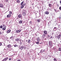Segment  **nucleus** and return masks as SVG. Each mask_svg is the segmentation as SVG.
<instances>
[{
  "label": "nucleus",
  "instance_id": "nucleus-1",
  "mask_svg": "<svg viewBox=\"0 0 61 61\" xmlns=\"http://www.w3.org/2000/svg\"><path fill=\"white\" fill-rule=\"evenodd\" d=\"M23 13L22 15L23 16H25L26 15V13H25V10H24L23 11Z\"/></svg>",
  "mask_w": 61,
  "mask_h": 61
},
{
  "label": "nucleus",
  "instance_id": "nucleus-2",
  "mask_svg": "<svg viewBox=\"0 0 61 61\" xmlns=\"http://www.w3.org/2000/svg\"><path fill=\"white\" fill-rule=\"evenodd\" d=\"M7 46L8 48H11L12 47V46H11V45L10 44L7 45Z\"/></svg>",
  "mask_w": 61,
  "mask_h": 61
},
{
  "label": "nucleus",
  "instance_id": "nucleus-3",
  "mask_svg": "<svg viewBox=\"0 0 61 61\" xmlns=\"http://www.w3.org/2000/svg\"><path fill=\"white\" fill-rule=\"evenodd\" d=\"M45 51V49L44 50H43V49H42L40 51V52L41 53H42L43 52H44Z\"/></svg>",
  "mask_w": 61,
  "mask_h": 61
},
{
  "label": "nucleus",
  "instance_id": "nucleus-4",
  "mask_svg": "<svg viewBox=\"0 0 61 61\" xmlns=\"http://www.w3.org/2000/svg\"><path fill=\"white\" fill-rule=\"evenodd\" d=\"M48 5L49 7H52V4H48Z\"/></svg>",
  "mask_w": 61,
  "mask_h": 61
},
{
  "label": "nucleus",
  "instance_id": "nucleus-5",
  "mask_svg": "<svg viewBox=\"0 0 61 61\" xmlns=\"http://www.w3.org/2000/svg\"><path fill=\"white\" fill-rule=\"evenodd\" d=\"M61 35L59 34L57 37L58 39H60V37H61Z\"/></svg>",
  "mask_w": 61,
  "mask_h": 61
},
{
  "label": "nucleus",
  "instance_id": "nucleus-6",
  "mask_svg": "<svg viewBox=\"0 0 61 61\" xmlns=\"http://www.w3.org/2000/svg\"><path fill=\"white\" fill-rule=\"evenodd\" d=\"M15 40H16V41L17 42H18V43H19V41H20V40H19V39L18 38H17Z\"/></svg>",
  "mask_w": 61,
  "mask_h": 61
},
{
  "label": "nucleus",
  "instance_id": "nucleus-7",
  "mask_svg": "<svg viewBox=\"0 0 61 61\" xmlns=\"http://www.w3.org/2000/svg\"><path fill=\"white\" fill-rule=\"evenodd\" d=\"M8 59V57H7L6 58L4 59V60H3L4 61H6V60H7V59Z\"/></svg>",
  "mask_w": 61,
  "mask_h": 61
},
{
  "label": "nucleus",
  "instance_id": "nucleus-8",
  "mask_svg": "<svg viewBox=\"0 0 61 61\" xmlns=\"http://www.w3.org/2000/svg\"><path fill=\"white\" fill-rule=\"evenodd\" d=\"M25 6V4H23V5H21V7L20 8L21 9H22L24 7V6Z\"/></svg>",
  "mask_w": 61,
  "mask_h": 61
},
{
  "label": "nucleus",
  "instance_id": "nucleus-9",
  "mask_svg": "<svg viewBox=\"0 0 61 61\" xmlns=\"http://www.w3.org/2000/svg\"><path fill=\"white\" fill-rule=\"evenodd\" d=\"M0 7L3 8V5L2 4H0Z\"/></svg>",
  "mask_w": 61,
  "mask_h": 61
},
{
  "label": "nucleus",
  "instance_id": "nucleus-10",
  "mask_svg": "<svg viewBox=\"0 0 61 61\" xmlns=\"http://www.w3.org/2000/svg\"><path fill=\"white\" fill-rule=\"evenodd\" d=\"M44 34H46V35H47V31L46 30L44 31Z\"/></svg>",
  "mask_w": 61,
  "mask_h": 61
},
{
  "label": "nucleus",
  "instance_id": "nucleus-11",
  "mask_svg": "<svg viewBox=\"0 0 61 61\" xmlns=\"http://www.w3.org/2000/svg\"><path fill=\"white\" fill-rule=\"evenodd\" d=\"M17 2L18 4H20V0H17Z\"/></svg>",
  "mask_w": 61,
  "mask_h": 61
},
{
  "label": "nucleus",
  "instance_id": "nucleus-12",
  "mask_svg": "<svg viewBox=\"0 0 61 61\" xmlns=\"http://www.w3.org/2000/svg\"><path fill=\"white\" fill-rule=\"evenodd\" d=\"M45 14L46 15H48L49 14V12L47 11H46L45 12Z\"/></svg>",
  "mask_w": 61,
  "mask_h": 61
},
{
  "label": "nucleus",
  "instance_id": "nucleus-13",
  "mask_svg": "<svg viewBox=\"0 0 61 61\" xmlns=\"http://www.w3.org/2000/svg\"><path fill=\"white\" fill-rule=\"evenodd\" d=\"M21 30H18L17 31H16V33H19V32H20L21 31Z\"/></svg>",
  "mask_w": 61,
  "mask_h": 61
},
{
  "label": "nucleus",
  "instance_id": "nucleus-14",
  "mask_svg": "<svg viewBox=\"0 0 61 61\" xmlns=\"http://www.w3.org/2000/svg\"><path fill=\"white\" fill-rule=\"evenodd\" d=\"M45 37V34H43V35L42 36V38H44Z\"/></svg>",
  "mask_w": 61,
  "mask_h": 61
},
{
  "label": "nucleus",
  "instance_id": "nucleus-15",
  "mask_svg": "<svg viewBox=\"0 0 61 61\" xmlns=\"http://www.w3.org/2000/svg\"><path fill=\"white\" fill-rule=\"evenodd\" d=\"M49 46L50 47H52L53 46V45H52V43L51 44H49Z\"/></svg>",
  "mask_w": 61,
  "mask_h": 61
},
{
  "label": "nucleus",
  "instance_id": "nucleus-16",
  "mask_svg": "<svg viewBox=\"0 0 61 61\" xmlns=\"http://www.w3.org/2000/svg\"><path fill=\"white\" fill-rule=\"evenodd\" d=\"M11 15H10L9 14L7 16V18L10 17H11Z\"/></svg>",
  "mask_w": 61,
  "mask_h": 61
},
{
  "label": "nucleus",
  "instance_id": "nucleus-17",
  "mask_svg": "<svg viewBox=\"0 0 61 61\" xmlns=\"http://www.w3.org/2000/svg\"><path fill=\"white\" fill-rule=\"evenodd\" d=\"M18 16L19 18H21V17H22V15H19Z\"/></svg>",
  "mask_w": 61,
  "mask_h": 61
},
{
  "label": "nucleus",
  "instance_id": "nucleus-18",
  "mask_svg": "<svg viewBox=\"0 0 61 61\" xmlns=\"http://www.w3.org/2000/svg\"><path fill=\"white\" fill-rule=\"evenodd\" d=\"M37 40H38V41L39 42V41H40V39L39 37H38L37 39Z\"/></svg>",
  "mask_w": 61,
  "mask_h": 61
},
{
  "label": "nucleus",
  "instance_id": "nucleus-19",
  "mask_svg": "<svg viewBox=\"0 0 61 61\" xmlns=\"http://www.w3.org/2000/svg\"><path fill=\"white\" fill-rule=\"evenodd\" d=\"M10 32H11V30H9L7 31V33H9Z\"/></svg>",
  "mask_w": 61,
  "mask_h": 61
},
{
  "label": "nucleus",
  "instance_id": "nucleus-20",
  "mask_svg": "<svg viewBox=\"0 0 61 61\" xmlns=\"http://www.w3.org/2000/svg\"><path fill=\"white\" fill-rule=\"evenodd\" d=\"M53 30L54 31H56V27H55L53 29Z\"/></svg>",
  "mask_w": 61,
  "mask_h": 61
},
{
  "label": "nucleus",
  "instance_id": "nucleus-21",
  "mask_svg": "<svg viewBox=\"0 0 61 61\" xmlns=\"http://www.w3.org/2000/svg\"><path fill=\"white\" fill-rule=\"evenodd\" d=\"M20 50H22L23 49V47L20 46Z\"/></svg>",
  "mask_w": 61,
  "mask_h": 61
},
{
  "label": "nucleus",
  "instance_id": "nucleus-22",
  "mask_svg": "<svg viewBox=\"0 0 61 61\" xmlns=\"http://www.w3.org/2000/svg\"><path fill=\"white\" fill-rule=\"evenodd\" d=\"M2 29L3 30H5L6 29V28L5 27H4Z\"/></svg>",
  "mask_w": 61,
  "mask_h": 61
},
{
  "label": "nucleus",
  "instance_id": "nucleus-23",
  "mask_svg": "<svg viewBox=\"0 0 61 61\" xmlns=\"http://www.w3.org/2000/svg\"><path fill=\"white\" fill-rule=\"evenodd\" d=\"M24 3V1H23L21 3H20V5H23V4Z\"/></svg>",
  "mask_w": 61,
  "mask_h": 61
},
{
  "label": "nucleus",
  "instance_id": "nucleus-24",
  "mask_svg": "<svg viewBox=\"0 0 61 61\" xmlns=\"http://www.w3.org/2000/svg\"><path fill=\"white\" fill-rule=\"evenodd\" d=\"M22 23V21L20 20L19 21V23L20 24H21Z\"/></svg>",
  "mask_w": 61,
  "mask_h": 61
},
{
  "label": "nucleus",
  "instance_id": "nucleus-25",
  "mask_svg": "<svg viewBox=\"0 0 61 61\" xmlns=\"http://www.w3.org/2000/svg\"><path fill=\"white\" fill-rule=\"evenodd\" d=\"M23 48H24L25 49L26 48V47L25 46H23Z\"/></svg>",
  "mask_w": 61,
  "mask_h": 61
},
{
  "label": "nucleus",
  "instance_id": "nucleus-26",
  "mask_svg": "<svg viewBox=\"0 0 61 61\" xmlns=\"http://www.w3.org/2000/svg\"><path fill=\"white\" fill-rule=\"evenodd\" d=\"M2 46H5V45L4 43H2Z\"/></svg>",
  "mask_w": 61,
  "mask_h": 61
},
{
  "label": "nucleus",
  "instance_id": "nucleus-27",
  "mask_svg": "<svg viewBox=\"0 0 61 61\" xmlns=\"http://www.w3.org/2000/svg\"><path fill=\"white\" fill-rule=\"evenodd\" d=\"M9 13L10 15H11L12 14V11H10Z\"/></svg>",
  "mask_w": 61,
  "mask_h": 61
},
{
  "label": "nucleus",
  "instance_id": "nucleus-28",
  "mask_svg": "<svg viewBox=\"0 0 61 61\" xmlns=\"http://www.w3.org/2000/svg\"><path fill=\"white\" fill-rule=\"evenodd\" d=\"M14 38V37L13 36H12L11 37H10V39H13Z\"/></svg>",
  "mask_w": 61,
  "mask_h": 61
},
{
  "label": "nucleus",
  "instance_id": "nucleus-29",
  "mask_svg": "<svg viewBox=\"0 0 61 61\" xmlns=\"http://www.w3.org/2000/svg\"><path fill=\"white\" fill-rule=\"evenodd\" d=\"M59 51H61V48L60 47L59 48Z\"/></svg>",
  "mask_w": 61,
  "mask_h": 61
},
{
  "label": "nucleus",
  "instance_id": "nucleus-30",
  "mask_svg": "<svg viewBox=\"0 0 61 61\" xmlns=\"http://www.w3.org/2000/svg\"><path fill=\"white\" fill-rule=\"evenodd\" d=\"M30 40H28V43H29L30 42Z\"/></svg>",
  "mask_w": 61,
  "mask_h": 61
},
{
  "label": "nucleus",
  "instance_id": "nucleus-31",
  "mask_svg": "<svg viewBox=\"0 0 61 61\" xmlns=\"http://www.w3.org/2000/svg\"><path fill=\"white\" fill-rule=\"evenodd\" d=\"M37 22H40V20H37Z\"/></svg>",
  "mask_w": 61,
  "mask_h": 61
},
{
  "label": "nucleus",
  "instance_id": "nucleus-32",
  "mask_svg": "<svg viewBox=\"0 0 61 61\" xmlns=\"http://www.w3.org/2000/svg\"><path fill=\"white\" fill-rule=\"evenodd\" d=\"M3 26H2L1 25L0 27V28H3Z\"/></svg>",
  "mask_w": 61,
  "mask_h": 61
},
{
  "label": "nucleus",
  "instance_id": "nucleus-33",
  "mask_svg": "<svg viewBox=\"0 0 61 61\" xmlns=\"http://www.w3.org/2000/svg\"><path fill=\"white\" fill-rule=\"evenodd\" d=\"M52 44L51 42V41H49V44Z\"/></svg>",
  "mask_w": 61,
  "mask_h": 61
},
{
  "label": "nucleus",
  "instance_id": "nucleus-34",
  "mask_svg": "<svg viewBox=\"0 0 61 61\" xmlns=\"http://www.w3.org/2000/svg\"><path fill=\"white\" fill-rule=\"evenodd\" d=\"M54 60L55 61H57V60H56V59L55 58L54 59Z\"/></svg>",
  "mask_w": 61,
  "mask_h": 61
},
{
  "label": "nucleus",
  "instance_id": "nucleus-35",
  "mask_svg": "<svg viewBox=\"0 0 61 61\" xmlns=\"http://www.w3.org/2000/svg\"><path fill=\"white\" fill-rule=\"evenodd\" d=\"M8 1V0H5L4 2H7Z\"/></svg>",
  "mask_w": 61,
  "mask_h": 61
},
{
  "label": "nucleus",
  "instance_id": "nucleus-36",
  "mask_svg": "<svg viewBox=\"0 0 61 61\" xmlns=\"http://www.w3.org/2000/svg\"><path fill=\"white\" fill-rule=\"evenodd\" d=\"M14 47H17V45H15L14 46Z\"/></svg>",
  "mask_w": 61,
  "mask_h": 61
},
{
  "label": "nucleus",
  "instance_id": "nucleus-37",
  "mask_svg": "<svg viewBox=\"0 0 61 61\" xmlns=\"http://www.w3.org/2000/svg\"><path fill=\"white\" fill-rule=\"evenodd\" d=\"M17 61H21V59H18L17 60Z\"/></svg>",
  "mask_w": 61,
  "mask_h": 61
},
{
  "label": "nucleus",
  "instance_id": "nucleus-38",
  "mask_svg": "<svg viewBox=\"0 0 61 61\" xmlns=\"http://www.w3.org/2000/svg\"><path fill=\"white\" fill-rule=\"evenodd\" d=\"M48 56H49L50 57H51V55H49Z\"/></svg>",
  "mask_w": 61,
  "mask_h": 61
},
{
  "label": "nucleus",
  "instance_id": "nucleus-39",
  "mask_svg": "<svg viewBox=\"0 0 61 61\" xmlns=\"http://www.w3.org/2000/svg\"><path fill=\"white\" fill-rule=\"evenodd\" d=\"M36 44H39V42H36Z\"/></svg>",
  "mask_w": 61,
  "mask_h": 61
},
{
  "label": "nucleus",
  "instance_id": "nucleus-40",
  "mask_svg": "<svg viewBox=\"0 0 61 61\" xmlns=\"http://www.w3.org/2000/svg\"><path fill=\"white\" fill-rule=\"evenodd\" d=\"M11 48H10L9 49V51H11Z\"/></svg>",
  "mask_w": 61,
  "mask_h": 61
},
{
  "label": "nucleus",
  "instance_id": "nucleus-41",
  "mask_svg": "<svg viewBox=\"0 0 61 61\" xmlns=\"http://www.w3.org/2000/svg\"><path fill=\"white\" fill-rule=\"evenodd\" d=\"M2 43H0V46L2 45Z\"/></svg>",
  "mask_w": 61,
  "mask_h": 61
},
{
  "label": "nucleus",
  "instance_id": "nucleus-42",
  "mask_svg": "<svg viewBox=\"0 0 61 61\" xmlns=\"http://www.w3.org/2000/svg\"><path fill=\"white\" fill-rule=\"evenodd\" d=\"M9 60H11V58H9Z\"/></svg>",
  "mask_w": 61,
  "mask_h": 61
},
{
  "label": "nucleus",
  "instance_id": "nucleus-43",
  "mask_svg": "<svg viewBox=\"0 0 61 61\" xmlns=\"http://www.w3.org/2000/svg\"><path fill=\"white\" fill-rule=\"evenodd\" d=\"M0 35H2V33H1V32H0Z\"/></svg>",
  "mask_w": 61,
  "mask_h": 61
},
{
  "label": "nucleus",
  "instance_id": "nucleus-44",
  "mask_svg": "<svg viewBox=\"0 0 61 61\" xmlns=\"http://www.w3.org/2000/svg\"><path fill=\"white\" fill-rule=\"evenodd\" d=\"M22 42H20V45H22Z\"/></svg>",
  "mask_w": 61,
  "mask_h": 61
},
{
  "label": "nucleus",
  "instance_id": "nucleus-45",
  "mask_svg": "<svg viewBox=\"0 0 61 61\" xmlns=\"http://www.w3.org/2000/svg\"><path fill=\"white\" fill-rule=\"evenodd\" d=\"M30 24H31L32 23V21L30 22Z\"/></svg>",
  "mask_w": 61,
  "mask_h": 61
},
{
  "label": "nucleus",
  "instance_id": "nucleus-46",
  "mask_svg": "<svg viewBox=\"0 0 61 61\" xmlns=\"http://www.w3.org/2000/svg\"><path fill=\"white\" fill-rule=\"evenodd\" d=\"M60 3L61 4V1H60Z\"/></svg>",
  "mask_w": 61,
  "mask_h": 61
},
{
  "label": "nucleus",
  "instance_id": "nucleus-47",
  "mask_svg": "<svg viewBox=\"0 0 61 61\" xmlns=\"http://www.w3.org/2000/svg\"><path fill=\"white\" fill-rule=\"evenodd\" d=\"M54 11H56V10H54Z\"/></svg>",
  "mask_w": 61,
  "mask_h": 61
},
{
  "label": "nucleus",
  "instance_id": "nucleus-48",
  "mask_svg": "<svg viewBox=\"0 0 61 61\" xmlns=\"http://www.w3.org/2000/svg\"><path fill=\"white\" fill-rule=\"evenodd\" d=\"M52 38V36H51V38Z\"/></svg>",
  "mask_w": 61,
  "mask_h": 61
},
{
  "label": "nucleus",
  "instance_id": "nucleus-49",
  "mask_svg": "<svg viewBox=\"0 0 61 61\" xmlns=\"http://www.w3.org/2000/svg\"><path fill=\"white\" fill-rule=\"evenodd\" d=\"M57 5L58 6H59V5L58 4H57Z\"/></svg>",
  "mask_w": 61,
  "mask_h": 61
},
{
  "label": "nucleus",
  "instance_id": "nucleus-50",
  "mask_svg": "<svg viewBox=\"0 0 61 61\" xmlns=\"http://www.w3.org/2000/svg\"><path fill=\"white\" fill-rule=\"evenodd\" d=\"M25 34H27V32H26V33H25Z\"/></svg>",
  "mask_w": 61,
  "mask_h": 61
},
{
  "label": "nucleus",
  "instance_id": "nucleus-51",
  "mask_svg": "<svg viewBox=\"0 0 61 61\" xmlns=\"http://www.w3.org/2000/svg\"><path fill=\"white\" fill-rule=\"evenodd\" d=\"M26 42H27L28 41L27 40H26Z\"/></svg>",
  "mask_w": 61,
  "mask_h": 61
},
{
  "label": "nucleus",
  "instance_id": "nucleus-52",
  "mask_svg": "<svg viewBox=\"0 0 61 61\" xmlns=\"http://www.w3.org/2000/svg\"><path fill=\"white\" fill-rule=\"evenodd\" d=\"M60 19H61V18L60 17Z\"/></svg>",
  "mask_w": 61,
  "mask_h": 61
},
{
  "label": "nucleus",
  "instance_id": "nucleus-53",
  "mask_svg": "<svg viewBox=\"0 0 61 61\" xmlns=\"http://www.w3.org/2000/svg\"><path fill=\"white\" fill-rule=\"evenodd\" d=\"M21 0V1H22V0Z\"/></svg>",
  "mask_w": 61,
  "mask_h": 61
},
{
  "label": "nucleus",
  "instance_id": "nucleus-54",
  "mask_svg": "<svg viewBox=\"0 0 61 61\" xmlns=\"http://www.w3.org/2000/svg\"><path fill=\"white\" fill-rule=\"evenodd\" d=\"M3 26H4V25Z\"/></svg>",
  "mask_w": 61,
  "mask_h": 61
}]
</instances>
